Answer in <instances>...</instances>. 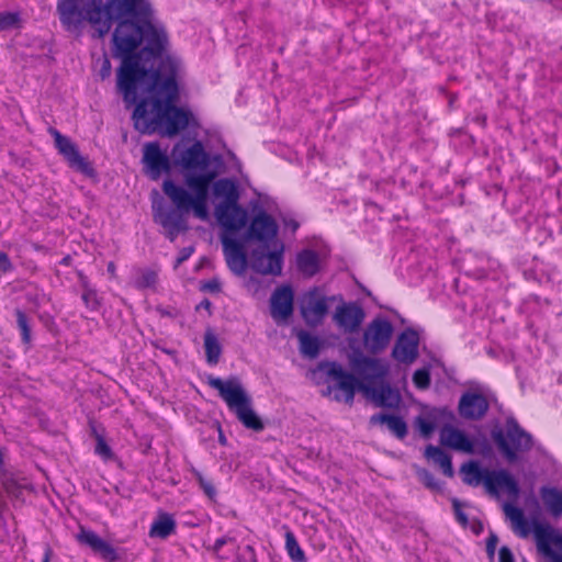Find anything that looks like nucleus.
I'll return each mask as SVG.
<instances>
[{"label":"nucleus","instance_id":"nucleus-1","mask_svg":"<svg viewBox=\"0 0 562 562\" xmlns=\"http://www.w3.org/2000/svg\"><path fill=\"white\" fill-rule=\"evenodd\" d=\"M57 11L67 30H78L87 22L99 36L119 21L113 34V54L122 59L117 89L127 105L134 104L138 94L148 93L134 110L136 130L170 137L196 124L188 109L175 105L183 64L169 52L165 26L154 18L148 0H110L106 4L97 0H58Z\"/></svg>","mask_w":562,"mask_h":562},{"label":"nucleus","instance_id":"nucleus-2","mask_svg":"<svg viewBox=\"0 0 562 562\" xmlns=\"http://www.w3.org/2000/svg\"><path fill=\"white\" fill-rule=\"evenodd\" d=\"M171 160L182 172L184 186L167 179L162 183L164 193L176 209L192 212L200 221H209V191L218 175L216 170H211L210 166L214 161L218 162L220 157H212L200 140H181L172 147Z\"/></svg>","mask_w":562,"mask_h":562},{"label":"nucleus","instance_id":"nucleus-3","mask_svg":"<svg viewBox=\"0 0 562 562\" xmlns=\"http://www.w3.org/2000/svg\"><path fill=\"white\" fill-rule=\"evenodd\" d=\"M503 512L510 521L512 530L520 538H527L531 529L535 535L538 551L548 557L551 562H562V535L551 526L538 520L531 522L525 517L521 508L512 503L503 504Z\"/></svg>","mask_w":562,"mask_h":562},{"label":"nucleus","instance_id":"nucleus-4","mask_svg":"<svg viewBox=\"0 0 562 562\" xmlns=\"http://www.w3.org/2000/svg\"><path fill=\"white\" fill-rule=\"evenodd\" d=\"M212 193L217 201L214 215L217 223L226 231H240L248 222V212L239 204L240 187L237 180L221 178L213 180Z\"/></svg>","mask_w":562,"mask_h":562},{"label":"nucleus","instance_id":"nucleus-5","mask_svg":"<svg viewBox=\"0 0 562 562\" xmlns=\"http://www.w3.org/2000/svg\"><path fill=\"white\" fill-rule=\"evenodd\" d=\"M207 383L218 391L229 411L246 428L255 431H261L265 428L262 420L252 408L251 397L237 378L222 380L211 376Z\"/></svg>","mask_w":562,"mask_h":562},{"label":"nucleus","instance_id":"nucleus-6","mask_svg":"<svg viewBox=\"0 0 562 562\" xmlns=\"http://www.w3.org/2000/svg\"><path fill=\"white\" fill-rule=\"evenodd\" d=\"M494 440L504 456L513 461L518 452L527 451L531 448V437L524 431L517 422L508 418L505 432L502 430L493 434Z\"/></svg>","mask_w":562,"mask_h":562},{"label":"nucleus","instance_id":"nucleus-7","mask_svg":"<svg viewBox=\"0 0 562 562\" xmlns=\"http://www.w3.org/2000/svg\"><path fill=\"white\" fill-rule=\"evenodd\" d=\"M284 245L273 241L270 246L261 245L251 254V267L259 273L278 276L282 271Z\"/></svg>","mask_w":562,"mask_h":562},{"label":"nucleus","instance_id":"nucleus-8","mask_svg":"<svg viewBox=\"0 0 562 562\" xmlns=\"http://www.w3.org/2000/svg\"><path fill=\"white\" fill-rule=\"evenodd\" d=\"M349 364L361 376V382L369 383L370 385H373L378 380H383L390 371V366L386 361L364 356L362 352L352 353L349 357Z\"/></svg>","mask_w":562,"mask_h":562},{"label":"nucleus","instance_id":"nucleus-9","mask_svg":"<svg viewBox=\"0 0 562 562\" xmlns=\"http://www.w3.org/2000/svg\"><path fill=\"white\" fill-rule=\"evenodd\" d=\"M393 335L391 322L384 317H376L369 323L363 331V346L372 353L384 350Z\"/></svg>","mask_w":562,"mask_h":562},{"label":"nucleus","instance_id":"nucleus-10","mask_svg":"<svg viewBox=\"0 0 562 562\" xmlns=\"http://www.w3.org/2000/svg\"><path fill=\"white\" fill-rule=\"evenodd\" d=\"M278 231L279 227L276 220L266 211L260 210L249 223L247 237L259 241L261 245L270 246L273 241H280L278 239Z\"/></svg>","mask_w":562,"mask_h":562},{"label":"nucleus","instance_id":"nucleus-11","mask_svg":"<svg viewBox=\"0 0 562 562\" xmlns=\"http://www.w3.org/2000/svg\"><path fill=\"white\" fill-rule=\"evenodd\" d=\"M143 164L146 175L158 180L161 175L170 172L172 160L170 161L167 151L158 143H147L143 148Z\"/></svg>","mask_w":562,"mask_h":562},{"label":"nucleus","instance_id":"nucleus-12","mask_svg":"<svg viewBox=\"0 0 562 562\" xmlns=\"http://www.w3.org/2000/svg\"><path fill=\"white\" fill-rule=\"evenodd\" d=\"M50 135L54 137L55 147L58 153L66 159L68 165L85 173L92 175L93 169L90 166L89 161L80 155L77 145L71 142L67 136L61 135L57 130L52 128Z\"/></svg>","mask_w":562,"mask_h":562},{"label":"nucleus","instance_id":"nucleus-13","mask_svg":"<svg viewBox=\"0 0 562 562\" xmlns=\"http://www.w3.org/2000/svg\"><path fill=\"white\" fill-rule=\"evenodd\" d=\"M328 301L317 289L306 292L301 300V314L308 325H318L328 312Z\"/></svg>","mask_w":562,"mask_h":562},{"label":"nucleus","instance_id":"nucleus-14","mask_svg":"<svg viewBox=\"0 0 562 562\" xmlns=\"http://www.w3.org/2000/svg\"><path fill=\"white\" fill-rule=\"evenodd\" d=\"M221 240L226 262L236 274H243L247 268V260L243 244L234 237L237 231L223 229Z\"/></svg>","mask_w":562,"mask_h":562},{"label":"nucleus","instance_id":"nucleus-15","mask_svg":"<svg viewBox=\"0 0 562 562\" xmlns=\"http://www.w3.org/2000/svg\"><path fill=\"white\" fill-rule=\"evenodd\" d=\"M363 319V310L355 303H342L336 307L333 314V321L345 334L356 333Z\"/></svg>","mask_w":562,"mask_h":562},{"label":"nucleus","instance_id":"nucleus-16","mask_svg":"<svg viewBox=\"0 0 562 562\" xmlns=\"http://www.w3.org/2000/svg\"><path fill=\"white\" fill-rule=\"evenodd\" d=\"M359 391L378 407L393 408L401 402L400 393L386 383L379 385L362 383L359 385Z\"/></svg>","mask_w":562,"mask_h":562},{"label":"nucleus","instance_id":"nucleus-17","mask_svg":"<svg viewBox=\"0 0 562 562\" xmlns=\"http://www.w3.org/2000/svg\"><path fill=\"white\" fill-rule=\"evenodd\" d=\"M419 337L416 331L407 329L403 331L392 350V356L398 362L411 364L418 356Z\"/></svg>","mask_w":562,"mask_h":562},{"label":"nucleus","instance_id":"nucleus-18","mask_svg":"<svg viewBox=\"0 0 562 562\" xmlns=\"http://www.w3.org/2000/svg\"><path fill=\"white\" fill-rule=\"evenodd\" d=\"M271 316L277 323H285L293 312V291L290 286L278 288L270 300Z\"/></svg>","mask_w":562,"mask_h":562},{"label":"nucleus","instance_id":"nucleus-19","mask_svg":"<svg viewBox=\"0 0 562 562\" xmlns=\"http://www.w3.org/2000/svg\"><path fill=\"white\" fill-rule=\"evenodd\" d=\"M77 540L81 544L89 547L108 562H115L119 558L115 548L90 529L81 527L80 532L77 535Z\"/></svg>","mask_w":562,"mask_h":562},{"label":"nucleus","instance_id":"nucleus-20","mask_svg":"<svg viewBox=\"0 0 562 562\" xmlns=\"http://www.w3.org/2000/svg\"><path fill=\"white\" fill-rule=\"evenodd\" d=\"M488 408L486 398L476 393H465L459 403L460 415L468 419H480Z\"/></svg>","mask_w":562,"mask_h":562},{"label":"nucleus","instance_id":"nucleus-21","mask_svg":"<svg viewBox=\"0 0 562 562\" xmlns=\"http://www.w3.org/2000/svg\"><path fill=\"white\" fill-rule=\"evenodd\" d=\"M440 441L443 446L464 453L474 451V442L462 430L446 426L440 431Z\"/></svg>","mask_w":562,"mask_h":562},{"label":"nucleus","instance_id":"nucleus-22","mask_svg":"<svg viewBox=\"0 0 562 562\" xmlns=\"http://www.w3.org/2000/svg\"><path fill=\"white\" fill-rule=\"evenodd\" d=\"M177 211L179 213L176 211L165 212L161 210H157L155 213V221L167 231L170 240H173L180 232L188 228L183 214H189L190 212H182L178 209Z\"/></svg>","mask_w":562,"mask_h":562},{"label":"nucleus","instance_id":"nucleus-23","mask_svg":"<svg viewBox=\"0 0 562 562\" xmlns=\"http://www.w3.org/2000/svg\"><path fill=\"white\" fill-rule=\"evenodd\" d=\"M329 374L338 380V389L342 393L341 396L337 398L351 404L353 402L355 392L359 390V385L362 384V382L352 374L345 372L342 368L337 364H333Z\"/></svg>","mask_w":562,"mask_h":562},{"label":"nucleus","instance_id":"nucleus-24","mask_svg":"<svg viewBox=\"0 0 562 562\" xmlns=\"http://www.w3.org/2000/svg\"><path fill=\"white\" fill-rule=\"evenodd\" d=\"M484 487L487 492H518L516 481L506 470H488Z\"/></svg>","mask_w":562,"mask_h":562},{"label":"nucleus","instance_id":"nucleus-25","mask_svg":"<svg viewBox=\"0 0 562 562\" xmlns=\"http://www.w3.org/2000/svg\"><path fill=\"white\" fill-rule=\"evenodd\" d=\"M296 266L299 271L305 277L315 276L321 269L319 255L311 249H305L297 254Z\"/></svg>","mask_w":562,"mask_h":562},{"label":"nucleus","instance_id":"nucleus-26","mask_svg":"<svg viewBox=\"0 0 562 562\" xmlns=\"http://www.w3.org/2000/svg\"><path fill=\"white\" fill-rule=\"evenodd\" d=\"M461 475L465 483L473 487L485 486L488 469L482 468L477 462L470 461L461 467Z\"/></svg>","mask_w":562,"mask_h":562},{"label":"nucleus","instance_id":"nucleus-27","mask_svg":"<svg viewBox=\"0 0 562 562\" xmlns=\"http://www.w3.org/2000/svg\"><path fill=\"white\" fill-rule=\"evenodd\" d=\"M176 530V521L171 515L159 513L158 518L151 524L149 536L166 539Z\"/></svg>","mask_w":562,"mask_h":562},{"label":"nucleus","instance_id":"nucleus-28","mask_svg":"<svg viewBox=\"0 0 562 562\" xmlns=\"http://www.w3.org/2000/svg\"><path fill=\"white\" fill-rule=\"evenodd\" d=\"M372 424H385L397 438H404L407 434V425L403 418L395 415L379 414L371 417Z\"/></svg>","mask_w":562,"mask_h":562},{"label":"nucleus","instance_id":"nucleus-29","mask_svg":"<svg viewBox=\"0 0 562 562\" xmlns=\"http://www.w3.org/2000/svg\"><path fill=\"white\" fill-rule=\"evenodd\" d=\"M1 481L7 492L24 491L32 487L30 480L21 472L3 471Z\"/></svg>","mask_w":562,"mask_h":562},{"label":"nucleus","instance_id":"nucleus-30","mask_svg":"<svg viewBox=\"0 0 562 562\" xmlns=\"http://www.w3.org/2000/svg\"><path fill=\"white\" fill-rule=\"evenodd\" d=\"M425 457L437 464L446 475H452L451 458L442 449L428 446L425 450Z\"/></svg>","mask_w":562,"mask_h":562},{"label":"nucleus","instance_id":"nucleus-31","mask_svg":"<svg viewBox=\"0 0 562 562\" xmlns=\"http://www.w3.org/2000/svg\"><path fill=\"white\" fill-rule=\"evenodd\" d=\"M204 348L206 355V361L210 364H216L222 353V347L216 335L207 329L204 335Z\"/></svg>","mask_w":562,"mask_h":562},{"label":"nucleus","instance_id":"nucleus-32","mask_svg":"<svg viewBox=\"0 0 562 562\" xmlns=\"http://www.w3.org/2000/svg\"><path fill=\"white\" fill-rule=\"evenodd\" d=\"M300 341L301 352L310 358H314L318 353L319 341L316 337L310 335L306 331H300L297 334Z\"/></svg>","mask_w":562,"mask_h":562},{"label":"nucleus","instance_id":"nucleus-33","mask_svg":"<svg viewBox=\"0 0 562 562\" xmlns=\"http://www.w3.org/2000/svg\"><path fill=\"white\" fill-rule=\"evenodd\" d=\"M285 549L293 562H305L304 551L301 549L294 533L285 528Z\"/></svg>","mask_w":562,"mask_h":562},{"label":"nucleus","instance_id":"nucleus-34","mask_svg":"<svg viewBox=\"0 0 562 562\" xmlns=\"http://www.w3.org/2000/svg\"><path fill=\"white\" fill-rule=\"evenodd\" d=\"M157 272L150 269H139L136 271L133 284L137 289L154 288L157 283Z\"/></svg>","mask_w":562,"mask_h":562},{"label":"nucleus","instance_id":"nucleus-35","mask_svg":"<svg viewBox=\"0 0 562 562\" xmlns=\"http://www.w3.org/2000/svg\"><path fill=\"white\" fill-rule=\"evenodd\" d=\"M542 502L548 512L559 518L562 515V494H541Z\"/></svg>","mask_w":562,"mask_h":562},{"label":"nucleus","instance_id":"nucleus-36","mask_svg":"<svg viewBox=\"0 0 562 562\" xmlns=\"http://www.w3.org/2000/svg\"><path fill=\"white\" fill-rule=\"evenodd\" d=\"M453 513L456 516L457 521L463 527L467 528L469 525V518L467 514L464 513V508L468 506L467 503H462L460 499L453 497L451 498Z\"/></svg>","mask_w":562,"mask_h":562},{"label":"nucleus","instance_id":"nucleus-37","mask_svg":"<svg viewBox=\"0 0 562 562\" xmlns=\"http://www.w3.org/2000/svg\"><path fill=\"white\" fill-rule=\"evenodd\" d=\"M20 24V15L15 12L0 13V31L12 30Z\"/></svg>","mask_w":562,"mask_h":562},{"label":"nucleus","instance_id":"nucleus-38","mask_svg":"<svg viewBox=\"0 0 562 562\" xmlns=\"http://www.w3.org/2000/svg\"><path fill=\"white\" fill-rule=\"evenodd\" d=\"M413 382L419 390H426L430 385V372L428 369H418L413 374Z\"/></svg>","mask_w":562,"mask_h":562},{"label":"nucleus","instance_id":"nucleus-39","mask_svg":"<svg viewBox=\"0 0 562 562\" xmlns=\"http://www.w3.org/2000/svg\"><path fill=\"white\" fill-rule=\"evenodd\" d=\"M81 297H82L85 305L89 310L95 311L99 308V306H100L99 297L97 295V292L93 289L85 286Z\"/></svg>","mask_w":562,"mask_h":562},{"label":"nucleus","instance_id":"nucleus-40","mask_svg":"<svg viewBox=\"0 0 562 562\" xmlns=\"http://www.w3.org/2000/svg\"><path fill=\"white\" fill-rule=\"evenodd\" d=\"M16 322L18 326L22 331V338L25 342L30 341V327L27 324V318L22 311H16Z\"/></svg>","mask_w":562,"mask_h":562},{"label":"nucleus","instance_id":"nucleus-41","mask_svg":"<svg viewBox=\"0 0 562 562\" xmlns=\"http://www.w3.org/2000/svg\"><path fill=\"white\" fill-rule=\"evenodd\" d=\"M416 425L424 437H429L435 430L434 423L423 417L417 418Z\"/></svg>","mask_w":562,"mask_h":562},{"label":"nucleus","instance_id":"nucleus-42","mask_svg":"<svg viewBox=\"0 0 562 562\" xmlns=\"http://www.w3.org/2000/svg\"><path fill=\"white\" fill-rule=\"evenodd\" d=\"M498 543V537L495 532L491 531L486 539V553L490 559H493Z\"/></svg>","mask_w":562,"mask_h":562},{"label":"nucleus","instance_id":"nucleus-43","mask_svg":"<svg viewBox=\"0 0 562 562\" xmlns=\"http://www.w3.org/2000/svg\"><path fill=\"white\" fill-rule=\"evenodd\" d=\"M95 452L104 459L111 457V449L102 438H98Z\"/></svg>","mask_w":562,"mask_h":562},{"label":"nucleus","instance_id":"nucleus-44","mask_svg":"<svg viewBox=\"0 0 562 562\" xmlns=\"http://www.w3.org/2000/svg\"><path fill=\"white\" fill-rule=\"evenodd\" d=\"M499 562H515L513 552L506 546H503L498 551Z\"/></svg>","mask_w":562,"mask_h":562},{"label":"nucleus","instance_id":"nucleus-45","mask_svg":"<svg viewBox=\"0 0 562 562\" xmlns=\"http://www.w3.org/2000/svg\"><path fill=\"white\" fill-rule=\"evenodd\" d=\"M112 71V66L108 57H104L101 61V68H100V77L101 79H106L110 77Z\"/></svg>","mask_w":562,"mask_h":562},{"label":"nucleus","instance_id":"nucleus-46","mask_svg":"<svg viewBox=\"0 0 562 562\" xmlns=\"http://www.w3.org/2000/svg\"><path fill=\"white\" fill-rule=\"evenodd\" d=\"M194 249L193 247H184L183 249L180 250L179 252V256L176 260V265L175 267H179L182 262H184L192 254H193Z\"/></svg>","mask_w":562,"mask_h":562},{"label":"nucleus","instance_id":"nucleus-47","mask_svg":"<svg viewBox=\"0 0 562 562\" xmlns=\"http://www.w3.org/2000/svg\"><path fill=\"white\" fill-rule=\"evenodd\" d=\"M11 269V262L4 252H0V273H4Z\"/></svg>","mask_w":562,"mask_h":562},{"label":"nucleus","instance_id":"nucleus-48","mask_svg":"<svg viewBox=\"0 0 562 562\" xmlns=\"http://www.w3.org/2000/svg\"><path fill=\"white\" fill-rule=\"evenodd\" d=\"M232 540H233V538L227 537V536L216 539V541L214 542L213 548H212L213 552L217 553L222 549L223 546H225L226 543H228Z\"/></svg>","mask_w":562,"mask_h":562},{"label":"nucleus","instance_id":"nucleus-49","mask_svg":"<svg viewBox=\"0 0 562 562\" xmlns=\"http://www.w3.org/2000/svg\"><path fill=\"white\" fill-rule=\"evenodd\" d=\"M468 527H470L472 532L476 536L480 535L484 529L483 524L476 519H474L472 522L469 521Z\"/></svg>","mask_w":562,"mask_h":562},{"label":"nucleus","instance_id":"nucleus-50","mask_svg":"<svg viewBox=\"0 0 562 562\" xmlns=\"http://www.w3.org/2000/svg\"><path fill=\"white\" fill-rule=\"evenodd\" d=\"M52 555H53V550H52L50 547L47 546L45 548L44 557H43L42 562H50Z\"/></svg>","mask_w":562,"mask_h":562},{"label":"nucleus","instance_id":"nucleus-51","mask_svg":"<svg viewBox=\"0 0 562 562\" xmlns=\"http://www.w3.org/2000/svg\"><path fill=\"white\" fill-rule=\"evenodd\" d=\"M540 492H550V493L562 492V485H560L559 487H543V488H541Z\"/></svg>","mask_w":562,"mask_h":562},{"label":"nucleus","instance_id":"nucleus-52","mask_svg":"<svg viewBox=\"0 0 562 562\" xmlns=\"http://www.w3.org/2000/svg\"><path fill=\"white\" fill-rule=\"evenodd\" d=\"M115 270H116V268H115L114 262H109V263H108V272H109L111 276H113V277H114V276H115Z\"/></svg>","mask_w":562,"mask_h":562},{"label":"nucleus","instance_id":"nucleus-53","mask_svg":"<svg viewBox=\"0 0 562 562\" xmlns=\"http://www.w3.org/2000/svg\"><path fill=\"white\" fill-rule=\"evenodd\" d=\"M286 225H289L293 232H295L296 228L299 227V224L295 221H291Z\"/></svg>","mask_w":562,"mask_h":562},{"label":"nucleus","instance_id":"nucleus-54","mask_svg":"<svg viewBox=\"0 0 562 562\" xmlns=\"http://www.w3.org/2000/svg\"><path fill=\"white\" fill-rule=\"evenodd\" d=\"M246 550L250 553L251 558H254V557H255V551H254L252 547L247 546V547H246Z\"/></svg>","mask_w":562,"mask_h":562},{"label":"nucleus","instance_id":"nucleus-55","mask_svg":"<svg viewBox=\"0 0 562 562\" xmlns=\"http://www.w3.org/2000/svg\"><path fill=\"white\" fill-rule=\"evenodd\" d=\"M210 305V302H205V304H203V307H206Z\"/></svg>","mask_w":562,"mask_h":562},{"label":"nucleus","instance_id":"nucleus-56","mask_svg":"<svg viewBox=\"0 0 562 562\" xmlns=\"http://www.w3.org/2000/svg\"><path fill=\"white\" fill-rule=\"evenodd\" d=\"M210 305V302H205V304H203V307H206Z\"/></svg>","mask_w":562,"mask_h":562},{"label":"nucleus","instance_id":"nucleus-57","mask_svg":"<svg viewBox=\"0 0 562 562\" xmlns=\"http://www.w3.org/2000/svg\"><path fill=\"white\" fill-rule=\"evenodd\" d=\"M491 495H492V496H496V497H498L501 494L495 493V494H491Z\"/></svg>","mask_w":562,"mask_h":562}]
</instances>
